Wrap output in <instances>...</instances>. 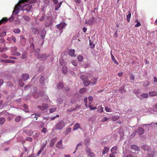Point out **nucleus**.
Returning <instances> with one entry per match:
<instances>
[{
  "mask_svg": "<svg viewBox=\"0 0 157 157\" xmlns=\"http://www.w3.org/2000/svg\"><path fill=\"white\" fill-rule=\"evenodd\" d=\"M56 108H51L50 109V112L51 113H52L54 112L55 111V110H56Z\"/></svg>",
  "mask_w": 157,
  "mask_h": 157,
  "instance_id": "nucleus-58",
  "label": "nucleus"
},
{
  "mask_svg": "<svg viewBox=\"0 0 157 157\" xmlns=\"http://www.w3.org/2000/svg\"><path fill=\"white\" fill-rule=\"evenodd\" d=\"M86 91V90L85 88H83L79 90V92L82 94L85 93Z\"/></svg>",
  "mask_w": 157,
  "mask_h": 157,
  "instance_id": "nucleus-33",
  "label": "nucleus"
},
{
  "mask_svg": "<svg viewBox=\"0 0 157 157\" xmlns=\"http://www.w3.org/2000/svg\"><path fill=\"white\" fill-rule=\"evenodd\" d=\"M24 8L27 11H29L31 9V6L29 5H26L23 6Z\"/></svg>",
  "mask_w": 157,
  "mask_h": 157,
  "instance_id": "nucleus-18",
  "label": "nucleus"
},
{
  "mask_svg": "<svg viewBox=\"0 0 157 157\" xmlns=\"http://www.w3.org/2000/svg\"><path fill=\"white\" fill-rule=\"evenodd\" d=\"M72 64L75 66H76L78 65V63L76 62V61L74 60H73L71 61Z\"/></svg>",
  "mask_w": 157,
  "mask_h": 157,
  "instance_id": "nucleus-53",
  "label": "nucleus"
},
{
  "mask_svg": "<svg viewBox=\"0 0 157 157\" xmlns=\"http://www.w3.org/2000/svg\"><path fill=\"white\" fill-rule=\"evenodd\" d=\"M75 51L74 49H71L69 50L68 53L71 57H76V55L75 54Z\"/></svg>",
  "mask_w": 157,
  "mask_h": 157,
  "instance_id": "nucleus-9",
  "label": "nucleus"
},
{
  "mask_svg": "<svg viewBox=\"0 0 157 157\" xmlns=\"http://www.w3.org/2000/svg\"><path fill=\"white\" fill-rule=\"evenodd\" d=\"M27 57V53L26 52L23 53L22 56V58L23 59H25Z\"/></svg>",
  "mask_w": 157,
  "mask_h": 157,
  "instance_id": "nucleus-46",
  "label": "nucleus"
},
{
  "mask_svg": "<svg viewBox=\"0 0 157 157\" xmlns=\"http://www.w3.org/2000/svg\"><path fill=\"white\" fill-rule=\"evenodd\" d=\"M36 114L35 113V114H33L31 115V116L32 117V118H36V120H37V117H36Z\"/></svg>",
  "mask_w": 157,
  "mask_h": 157,
  "instance_id": "nucleus-63",
  "label": "nucleus"
},
{
  "mask_svg": "<svg viewBox=\"0 0 157 157\" xmlns=\"http://www.w3.org/2000/svg\"><path fill=\"white\" fill-rule=\"evenodd\" d=\"M89 107L91 110H93L97 109V107H93L91 104H89Z\"/></svg>",
  "mask_w": 157,
  "mask_h": 157,
  "instance_id": "nucleus-49",
  "label": "nucleus"
},
{
  "mask_svg": "<svg viewBox=\"0 0 157 157\" xmlns=\"http://www.w3.org/2000/svg\"><path fill=\"white\" fill-rule=\"evenodd\" d=\"M150 84V82L149 81L146 80L144 81L143 83V85L144 86H148Z\"/></svg>",
  "mask_w": 157,
  "mask_h": 157,
  "instance_id": "nucleus-34",
  "label": "nucleus"
},
{
  "mask_svg": "<svg viewBox=\"0 0 157 157\" xmlns=\"http://www.w3.org/2000/svg\"><path fill=\"white\" fill-rule=\"evenodd\" d=\"M26 140L27 141H29V142H31L32 141L33 139L31 137H27L26 139Z\"/></svg>",
  "mask_w": 157,
  "mask_h": 157,
  "instance_id": "nucleus-60",
  "label": "nucleus"
},
{
  "mask_svg": "<svg viewBox=\"0 0 157 157\" xmlns=\"http://www.w3.org/2000/svg\"><path fill=\"white\" fill-rule=\"evenodd\" d=\"M60 5H59L58 3L57 5H56L55 7V10L56 11L58 10L59 8H60Z\"/></svg>",
  "mask_w": 157,
  "mask_h": 157,
  "instance_id": "nucleus-52",
  "label": "nucleus"
},
{
  "mask_svg": "<svg viewBox=\"0 0 157 157\" xmlns=\"http://www.w3.org/2000/svg\"><path fill=\"white\" fill-rule=\"evenodd\" d=\"M86 153L89 157H95V155L91 151V150L88 147L86 149Z\"/></svg>",
  "mask_w": 157,
  "mask_h": 157,
  "instance_id": "nucleus-3",
  "label": "nucleus"
},
{
  "mask_svg": "<svg viewBox=\"0 0 157 157\" xmlns=\"http://www.w3.org/2000/svg\"><path fill=\"white\" fill-rule=\"evenodd\" d=\"M47 131V129L44 127L41 130V132H43L45 133H46Z\"/></svg>",
  "mask_w": 157,
  "mask_h": 157,
  "instance_id": "nucleus-62",
  "label": "nucleus"
},
{
  "mask_svg": "<svg viewBox=\"0 0 157 157\" xmlns=\"http://www.w3.org/2000/svg\"><path fill=\"white\" fill-rule=\"evenodd\" d=\"M119 117L117 116H114L112 117L111 119L113 121H116L118 120Z\"/></svg>",
  "mask_w": 157,
  "mask_h": 157,
  "instance_id": "nucleus-44",
  "label": "nucleus"
},
{
  "mask_svg": "<svg viewBox=\"0 0 157 157\" xmlns=\"http://www.w3.org/2000/svg\"><path fill=\"white\" fill-rule=\"evenodd\" d=\"M9 20L6 17H3L0 21V26L3 24H4L6 23Z\"/></svg>",
  "mask_w": 157,
  "mask_h": 157,
  "instance_id": "nucleus-13",
  "label": "nucleus"
},
{
  "mask_svg": "<svg viewBox=\"0 0 157 157\" xmlns=\"http://www.w3.org/2000/svg\"><path fill=\"white\" fill-rule=\"evenodd\" d=\"M149 94L151 96H157V92L156 91H151L149 93Z\"/></svg>",
  "mask_w": 157,
  "mask_h": 157,
  "instance_id": "nucleus-27",
  "label": "nucleus"
},
{
  "mask_svg": "<svg viewBox=\"0 0 157 157\" xmlns=\"http://www.w3.org/2000/svg\"><path fill=\"white\" fill-rule=\"evenodd\" d=\"M21 117L20 116H18L16 117L15 119V121L16 122H19L21 120Z\"/></svg>",
  "mask_w": 157,
  "mask_h": 157,
  "instance_id": "nucleus-51",
  "label": "nucleus"
},
{
  "mask_svg": "<svg viewBox=\"0 0 157 157\" xmlns=\"http://www.w3.org/2000/svg\"><path fill=\"white\" fill-rule=\"evenodd\" d=\"M34 44L33 43H32L30 47V50L29 51V52L30 53H32L33 52L34 49Z\"/></svg>",
  "mask_w": 157,
  "mask_h": 157,
  "instance_id": "nucleus-22",
  "label": "nucleus"
},
{
  "mask_svg": "<svg viewBox=\"0 0 157 157\" xmlns=\"http://www.w3.org/2000/svg\"><path fill=\"white\" fill-rule=\"evenodd\" d=\"M105 110L106 111L108 112H110L111 111V109L108 107H106L105 108Z\"/></svg>",
  "mask_w": 157,
  "mask_h": 157,
  "instance_id": "nucleus-64",
  "label": "nucleus"
},
{
  "mask_svg": "<svg viewBox=\"0 0 157 157\" xmlns=\"http://www.w3.org/2000/svg\"><path fill=\"white\" fill-rule=\"evenodd\" d=\"M18 11L17 10L14 9L13 11V13L14 14H17L18 13Z\"/></svg>",
  "mask_w": 157,
  "mask_h": 157,
  "instance_id": "nucleus-59",
  "label": "nucleus"
},
{
  "mask_svg": "<svg viewBox=\"0 0 157 157\" xmlns=\"http://www.w3.org/2000/svg\"><path fill=\"white\" fill-rule=\"evenodd\" d=\"M63 87V84L61 82H60L58 83L57 85V87L59 89H62Z\"/></svg>",
  "mask_w": 157,
  "mask_h": 157,
  "instance_id": "nucleus-35",
  "label": "nucleus"
},
{
  "mask_svg": "<svg viewBox=\"0 0 157 157\" xmlns=\"http://www.w3.org/2000/svg\"><path fill=\"white\" fill-rule=\"evenodd\" d=\"M13 31L15 33H19L20 32L21 30L19 28H17L14 29Z\"/></svg>",
  "mask_w": 157,
  "mask_h": 157,
  "instance_id": "nucleus-45",
  "label": "nucleus"
},
{
  "mask_svg": "<svg viewBox=\"0 0 157 157\" xmlns=\"http://www.w3.org/2000/svg\"><path fill=\"white\" fill-rule=\"evenodd\" d=\"M43 93L41 92H35L33 95V97L36 98H38L40 97H42L43 96Z\"/></svg>",
  "mask_w": 157,
  "mask_h": 157,
  "instance_id": "nucleus-8",
  "label": "nucleus"
},
{
  "mask_svg": "<svg viewBox=\"0 0 157 157\" xmlns=\"http://www.w3.org/2000/svg\"><path fill=\"white\" fill-rule=\"evenodd\" d=\"M77 59L80 62H81L83 60V57L81 55H79L77 57Z\"/></svg>",
  "mask_w": 157,
  "mask_h": 157,
  "instance_id": "nucleus-41",
  "label": "nucleus"
},
{
  "mask_svg": "<svg viewBox=\"0 0 157 157\" xmlns=\"http://www.w3.org/2000/svg\"><path fill=\"white\" fill-rule=\"evenodd\" d=\"M88 98L89 100V104H91L93 100V97L92 96H90L88 97Z\"/></svg>",
  "mask_w": 157,
  "mask_h": 157,
  "instance_id": "nucleus-42",
  "label": "nucleus"
},
{
  "mask_svg": "<svg viewBox=\"0 0 157 157\" xmlns=\"http://www.w3.org/2000/svg\"><path fill=\"white\" fill-rule=\"evenodd\" d=\"M142 149L144 151H147L148 152L150 150L151 148L147 145H144L142 147Z\"/></svg>",
  "mask_w": 157,
  "mask_h": 157,
  "instance_id": "nucleus-28",
  "label": "nucleus"
},
{
  "mask_svg": "<svg viewBox=\"0 0 157 157\" xmlns=\"http://www.w3.org/2000/svg\"><path fill=\"white\" fill-rule=\"evenodd\" d=\"M11 38L14 43L16 42L17 40L16 38L14 36H11Z\"/></svg>",
  "mask_w": 157,
  "mask_h": 157,
  "instance_id": "nucleus-55",
  "label": "nucleus"
},
{
  "mask_svg": "<svg viewBox=\"0 0 157 157\" xmlns=\"http://www.w3.org/2000/svg\"><path fill=\"white\" fill-rule=\"evenodd\" d=\"M23 19L26 21H29L30 20V17L27 15H23L22 16Z\"/></svg>",
  "mask_w": 157,
  "mask_h": 157,
  "instance_id": "nucleus-24",
  "label": "nucleus"
},
{
  "mask_svg": "<svg viewBox=\"0 0 157 157\" xmlns=\"http://www.w3.org/2000/svg\"><path fill=\"white\" fill-rule=\"evenodd\" d=\"M12 55L13 56H18L20 55V54L18 52H16L12 53Z\"/></svg>",
  "mask_w": 157,
  "mask_h": 157,
  "instance_id": "nucleus-54",
  "label": "nucleus"
},
{
  "mask_svg": "<svg viewBox=\"0 0 157 157\" xmlns=\"http://www.w3.org/2000/svg\"><path fill=\"white\" fill-rule=\"evenodd\" d=\"M137 132L140 135H142L144 133V131L143 128L140 127L139 128Z\"/></svg>",
  "mask_w": 157,
  "mask_h": 157,
  "instance_id": "nucleus-21",
  "label": "nucleus"
},
{
  "mask_svg": "<svg viewBox=\"0 0 157 157\" xmlns=\"http://www.w3.org/2000/svg\"><path fill=\"white\" fill-rule=\"evenodd\" d=\"M135 22L137 23V24L135 25V27H139L141 25L140 22L137 19L135 20Z\"/></svg>",
  "mask_w": 157,
  "mask_h": 157,
  "instance_id": "nucleus-32",
  "label": "nucleus"
},
{
  "mask_svg": "<svg viewBox=\"0 0 157 157\" xmlns=\"http://www.w3.org/2000/svg\"><path fill=\"white\" fill-rule=\"evenodd\" d=\"M1 56L3 58H6L8 57L5 54H2Z\"/></svg>",
  "mask_w": 157,
  "mask_h": 157,
  "instance_id": "nucleus-57",
  "label": "nucleus"
},
{
  "mask_svg": "<svg viewBox=\"0 0 157 157\" xmlns=\"http://www.w3.org/2000/svg\"><path fill=\"white\" fill-rule=\"evenodd\" d=\"M45 35V32H42L40 33V36L42 39H44Z\"/></svg>",
  "mask_w": 157,
  "mask_h": 157,
  "instance_id": "nucleus-48",
  "label": "nucleus"
},
{
  "mask_svg": "<svg viewBox=\"0 0 157 157\" xmlns=\"http://www.w3.org/2000/svg\"><path fill=\"white\" fill-rule=\"evenodd\" d=\"M32 31L35 34H37L39 33V29L36 28H32Z\"/></svg>",
  "mask_w": 157,
  "mask_h": 157,
  "instance_id": "nucleus-31",
  "label": "nucleus"
},
{
  "mask_svg": "<svg viewBox=\"0 0 157 157\" xmlns=\"http://www.w3.org/2000/svg\"><path fill=\"white\" fill-rule=\"evenodd\" d=\"M131 148L132 150L138 151L139 150V147L135 145H133L131 146Z\"/></svg>",
  "mask_w": 157,
  "mask_h": 157,
  "instance_id": "nucleus-19",
  "label": "nucleus"
},
{
  "mask_svg": "<svg viewBox=\"0 0 157 157\" xmlns=\"http://www.w3.org/2000/svg\"><path fill=\"white\" fill-rule=\"evenodd\" d=\"M22 80V79H20L19 81V84L21 87H23L25 85V84L23 82Z\"/></svg>",
  "mask_w": 157,
  "mask_h": 157,
  "instance_id": "nucleus-39",
  "label": "nucleus"
},
{
  "mask_svg": "<svg viewBox=\"0 0 157 157\" xmlns=\"http://www.w3.org/2000/svg\"><path fill=\"white\" fill-rule=\"evenodd\" d=\"M111 55L112 60L113 62H114L115 64H116L117 65H118V62L116 60L114 56L113 55V54L112 53L111 51Z\"/></svg>",
  "mask_w": 157,
  "mask_h": 157,
  "instance_id": "nucleus-26",
  "label": "nucleus"
},
{
  "mask_svg": "<svg viewBox=\"0 0 157 157\" xmlns=\"http://www.w3.org/2000/svg\"><path fill=\"white\" fill-rule=\"evenodd\" d=\"M57 139L56 137H55L51 140L50 141V146L51 147H53Z\"/></svg>",
  "mask_w": 157,
  "mask_h": 157,
  "instance_id": "nucleus-10",
  "label": "nucleus"
},
{
  "mask_svg": "<svg viewBox=\"0 0 157 157\" xmlns=\"http://www.w3.org/2000/svg\"><path fill=\"white\" fill-rule=\"evenodd\" d=\"M6 63H14L15 61L14 60H12L10 59H7V61H6Z\"/></svg>",
  "mask_w": 157,
  "mask_h": 157,
  "instance_id": "nucleus-47",
  "label": "nucleus"
},
{
  "mask_svg": "<svg viewBox=\"0 0 157 157\" xmlns=\"http://www.w3.org/2000/svg\"><path fill=\"white\" fill-rule=\"evenodd\" d=\"M155 151L152 150L151 149L147 152V157H154L155 155Z\"/></svg>",
  "mask_w": 157,
  "mask_h": 157,
  "instance_id": "nucleus-6",
  "label": "nucleus"
},
{
  "mask_svg": "<svg viewBox=\"0 0 157 157\" xmlns=\"http://www.w3.org/2000/svg\"><path fill=\"white\" fill-rule=\"evenodd\" d=\"M40 55V49H36L35 52V56L38 59Z\"/></svg>",
  "mask_w": 157,
  "mask_h": 157,
  "instance_id": "nucleus-14",
  "label": "nucleus"
},
{
  "mask_svg": "<svg viewBox=\"0 0 157 157\" xmlns=\"http://www.w3.org/2000/svg\"><path fill=\"white\" fill-rule=\"evenodd\" d=\"M67 25L65 22H62L56 25V28L59 30L62 29Z\"/></svg>",
  "mask_w": 157,
  "mask_h": 157,
  "instance_id": "nucleus-5",
  "label": "nucleus"
},
{
  "mask_svg": "<svg viewBox=\"0 0 157 157\" xmlns=\"http://www.w3.org/2000/svg\"><path fill=\"white\" fill-rule=\"evenodd\" d=\"M80 78L83 81V82L88 80V78L85 75H82L80 77Z\"/></svg>",
  "mask_w": 157,
  "mask_h": 157,
  "instance_id": "nucleus-25",
  "label": "nucleus"
},
{
  "mask_svg": "<svg viewBox=\"0 0 157 157\" xmlns=\"http://www.w3.org/2000/svg\"><path fill=\"white\" fill-rule=\"evenodd\" d=\"M95 81H94L93 82H91L90 81H89L87 80L84 82H83V83L84 86H88L90 83L92 84H95L96 83V81L97 80V79L96 78H94Z\"/></svg>",
  "mask_w": 157,
  "mask_h": 157,
  "instance_id": "nucleus-2",
  "label": "nucleus"
},
{
  "mask_svg": "<svg viewBox=\"0 0 157 157\" xmlns=\"http://www.w3.org/2000/svg\"><path fill=\"white\" fill-rule=\"evenodd\" d=\"M6 35V32H3L0 34V37H2L5 36Z\"/></svg>",
  "mask_w": 157,
  "mask_h": 157,
  "instance_id": "nucleus-50",
  "label": "nucleus"
},
{
  "mask_svg": "<svg viewBox=\"0 0 157 157\" xmlns=\"http://www.w3.org/2000/svg\"><path fill=\"white\" fill-rule=\"evenodd\" d=\"M44 81H45V78L43 76H41L39 82L40 83L43 85H44Z\"/></svg>",
  "mask_w": 157,
  "mask_h": 157,
  "instance_id": "nucleus-17",
  "label": "nucleus"
},
{
  "mask_svg": "<svg viewBox=\"0 0 157 157\" xmlns=\"http://www.w3.org/2000/svg\"><path fill=\"white\" fill-rule=\"evenodd\" d=\"M21 6H20V4L17 5L15 6V8H14V9L17 10V11H18L20 9V8Z\"/></svg>",
  "mask_w": 157,
  "mask_h": 157,
  "instance_id": "nucleus-56",
  "label": "nucleus"
},
{
  "mask_svg": "<svg viewBox=\"0 0 157 157\" xmlns=\"http://www.w3.org/2000/svg\"><path fill=\"white\" fill-rule=\"evenodd\" d=\"M47 141H46L45 143L44 144H43V145H42V146L41 147V148H42L44 150V148H45L46 147V144H47Z\"/></svg>",
  "mask_w": 157,
  "mask_h": 157,
  "instance_id": "nucleus-61",
  "label": "nucleus"
},
{
  "mask_svg": "<svg viewBox=\"0 0 157 157\" xmlns=\"http://www.w3.org/2000/svg\"><path fill=\"white\" fill-rule=\"evenodd\" d=\"M56 147H57L59 149H63V147L62 140H60L56 144Z\"/></svg>",
  "mask_w": 157,
  "mask_h": 157,
  "instance_id": "nucleus-12",
  "label": "nucleus"
},
{
  "mask_svg": "<svg viewBox=\"0 0 157 157\" xmlns=\"http://www.w3.org/2000/svg\"><path fill=\"white\" fill-rule=\"evenodd\" d=\"M49 55L46 54H41L38 59L41 60H46L47 58L49 57Z\"/></svg>",
  "mask_w": 157,
  "mask_h": 157,
  "instance_id": "nucleus-4",
  "label": "nucleus"
},
{
  "mask_svg": "<svg viewBox=\"0 0 157 157\" xmlns=\"http://www.w3.org/2000/svg\"><path fill=\"white\" fill-rule=\"evenodd\" d=\"M80 126L79 124L78 123H76L75 124L74 126V127L73 128V130H77L79 128H80Z\"/></svg>",
  "mask_w": 157,
  "mask_h": 157,
  "instance_id": "nucleus-30",
  "label": "nucleus"
},
{
  "mask_svg": "<svg viewBox=\"0 0 157 157\" xmlns=\"http://www.w3.org/2000/svg\"><path fill=\"white\" fill-rule=\"evenodd\" d=\"M5 121V119L4 117H1L0 118V124L2 125L3 124Z\"/></svg>",
  "mask_w": 157,
  "mask_h": 157,
  "instance_id": "nucleus-43",
  "label": "nucleus"
},
{
  "mask_svg": "<svg viewBox=\"0 0 157 157\" xmlns=\"http://www.w3.org/2000/svg\"><path fill=\"white\" fill-rule=\"evenodd\" d=\"M141 96L143 98H147L148 97V95L147 93H144L141 94Z\"/></svg>",
  "mask_w": 157,
  "mask_h": 157,
  "instance_id": "nucleus-37",
  "label": "nucleus"
},
{
  "mask_svg": "<svg viewBox=\"0 0 157 157\" xmlns=\"http://www.w3.org/2000/svg\"><path fill=\"white\" fill-rule=\"evenodd\" d=\"M62 72L63 73L66 74L67 72V68L65 66H63L62 67Z\"/></svg>",
  "mask_w": 157,
  "mask_h": 157,
  "instance_id": "nucleus-29",
  "label": "nucleus"
},
{
  "mask_svg": "<svg viewBox=\"0 0 157 157\" xmlns=\"http://www.w3.org/2000/svg\"><path fill=\"white\" fill-rule=\"evenodd\" d=\"M109 147L105 146L102 150V155H104L107 153L109 151Z\"/></svg>",
  "mask_w": 157,
  "mask_h": 157,
  "instance_id": "nucleus-15",
  "label": "nucleus"
},
{
  "mask_svg": "<svg viewBox=\"0 0 157 157\" xmlns=\"http://www.w3.org/2000/svg\"><path fill=\"white\" fill-rule=\"evenodd\" d=\"M37 107L40 108L41 110L44 111L47 109L48 108V105L45 104H43L41 105H39L37 106Z\"/></svg>",
  "mask_w": 157,
  "mask_h": 157,
  "instance_id": "nucleus-7",
  "label": "nucleus"
},
{
  "mask_svg": "<svg viewBox=\"0 0 157 157\" xmlns=\"http://www.w3.org/2000/svg\"><path fill=\"white\" fill-rule=\"evenodd\" d=\"M65 124L63 121H61L57 123L55 125V129H62L65 127Z\"/></svg>",
  "mask_w": 157,
  "mask_h": 157,
  "instance_id": "nucleus-1",
  "label": "nucleus"
},
{
  "mask_svg": "<svg viewBox=\"0 0 157 157\" xmlns=\"http://www.w3.org/2000/svg\"><path fill=\"white\" fill-rule=\"evenodd\" d=\"M20 42L21 44V45L24 46L25 45L26 42V40L25 39H21L20 40Z\"/></svg>",
  "mask_w": 157,
  "mask_h": 157,
  "instance_id": "nucleus-36",
  "label": "nucleus"
},
{
  "mask_svg": "<svg viewBox=\"0 0 157 157\" xmlns=\"http://www.w3.org/2000/svg\"><path fill=\"white\" fill-rule=\"evenodd\" d=\"M52 21L50 20H48L45 23V26L46 27H48L52 25Z\"/></svg>",
  "mask_w": 157,
  "mask_h": 157,
  "instance_id": "nucleus-20",
  "label": "nucleus"
},
{
  "mask_svg": "<svg viewBox=\"0 0 157 157\" xmlns=\"http://www.w3.org/2000/svg\"><path fill=\"white\" fill-rule=\"evenodd\" d=\"M103 108L101 106H99L98 107L97 112L98 113H102L103 112Z\"/></svg>",
  "mask_w": 157,
  "mask_h": 157,
  "instance_id": "nucleus-38",
  "label": "nucleus"
},
{
  "mask_svg": "<svg viewBox=\"0 0 157 157\" xmlns=\"http://www.w3.org/2000/svg\"><path fill=\"white\" fill-rule=\"evenodd\" d=\"M131 16V13H130V12H129L127 16V19H126L127 21L128 22H130V19Z\"/></svg>",
  "mask_w": 157,
  "mask_h": 157,
  "instance_id": "nucleus-40",
  "label": "nucleus"
},
{
  "mask_svg": "<svg viewBox=\"0 0 157 157\" xmlns=\"http://www.w3.org/2000/svg\"><path fill=\"white\" fill-rule=\"evenodd\" d=\"M21 78L22 80L26 81L29 78V75L27 74H24L22 75Z\"/></svg>",
  "mask_w": 157,
  "mask_h": 157,
  "instance_id": "nucleus-16",
  "label": "nucleus"
},
{
  "mask_svg": "<svg viewBox=\"0 0 157 157\" xmlns=\"http://www.w3.org/2000/svg\"><path fill=\"white\" fill-rule=\"evenodd\" d=\"M117 146H114L111 148V151L112 153L116 154L117 153Z\"/></svg>",
  "mask_w": 157,
  "mask_h": 157,
  "instance_id": "nucleus-23",
  "label": "nucleus"
},
{
  "mask_svg": "<svg viewBox=\"0 0 157 157\" xmlns=\"http://www.w3.org/2000/svg\"><path fill=\"white\" fill-rule=\"evenodd\" d=\"M94 18L93 17H90L88 20L86 21V23L90 25H92L94 22Z\"/></svg>",
  "mask_w": 157,
  "mask_h": 157,
  "instance_id": "nucleus-11",
  "label": "nucleus"
}]
</instances>
